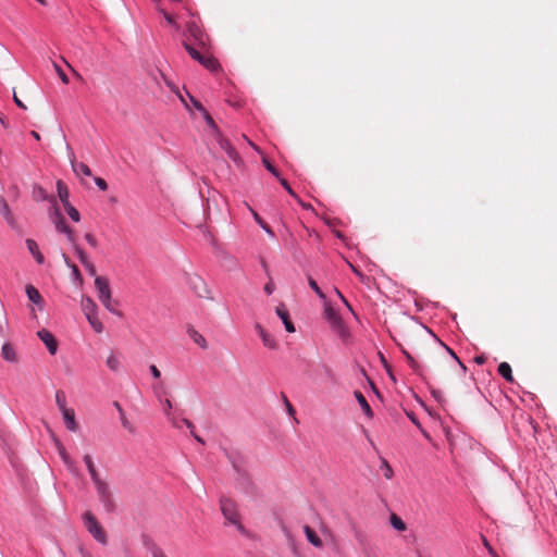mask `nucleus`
I'll use <instances>...</instances> for the list:
<instances>
[{"label": "nucleus", "instance_id": "obj_1", "mask_svg": "<svg viewBox=\"0 0 557 557\" xmlns=\"http://www.w3.org/2000/svg\"><path fill=\"white\" fill-rule=\"evenodd\" d=\"M324 319L329 322L331 330L344 342L350 337V332L343 321L341 314L324 300Z\"/></svg>", "mask_w": 557, "mask_h": 557}, {"label": "nucleus", "instance_id": "obj_2", "mask_svg": "<svg viewBox=\"0 0 557 557\" xmlns=\"http://www.w3.org/2000/svg\"><path fill=\"white\" fill-rule=\"evenodd\" d=\"M95 287L98 292V298L103 307L111 313L120 315V312L115 309V301L112 299L111 288L109 280L103 276L95 277Z\"/></svg>", "mask_w": 557, "mask_h": 557}, {"label": "nucleus", "instance_id": "obj_3", "mask_svg": "<svg viewBox=\"0 0 557 557\" xmlns=\"http://www.w3.org/2000/svg\"><path fill=\"white\" fill-rule=\"evenodd\" d=\"M220 507L222 515L227 520V522L234 525L240 534L247 535V530L240 522L235 503L228 498H221Z\"/></svg>", "mask_w": 557, "mask_h": 557}, {"label": "nucleus", "instance_id": "obj_4", "mask_svg": "<svg viewBox=\"0 0 557 557\" xmlns=\"http://www.w3.org/2000/svg\"><path fill=\"white\" fill-rule=\"evenodd\" d=\"M92 483L96 488L97 496L103 506V509L107 512H113L115 509V505L109 484L101 478L94 480Z\"/></svg>", "mask_w": 557, "mask_h": 557}, {"label": "nucleus", "instance_id": "obj_5", "mask_svg": "<svg viewBox=\"0 0 557 557\" xmlns=\"http://www.w3.org/2000/svg\"><path fill=\"white\" fill-rule=\"evenodd\" d=\"M84 525L87 531L92 535V537L100 544L107 545V534L103 528L100 525L96 517L90 512L86 511L83 515Z\"/></svg>", "mask_w": 557, "mask_h": 557}, {"label": "nucleus", "instance_id": "obj_6", "mask_svg": "<svg viewBox=\"0 0 557 557\" xmlns=\"http://www.w3.org/2000/svg\"><path fill=\"white\" fill-rule=\"evenodd\" d=\"M161 404H162V407H163V412L164 414L168 417V419L171 421V423L173 424V426L177 428V429H181L183 425H185L186 428H188L190 430V434L195 437V440L200 443V444H205L203 440L198 436L195 432H194V424L188 420V419H185V418H182V419H175L172 414H171V410H172V403L170 399L165 398V399H161L160 400Z\"/></svg>", "mask_w": 557, "mask_h": 557}, {"label": "nucleus", "instance_id": "obj_7", "mask_svg": "<svg viewBox=\"0 0 557 557\" xmlns=\"http://www.w3.org/2000/svg\"><path fill=\"white\" fill-rule=\"evenodd\" d=\"M213 138L236 166L240 168L244 165V161L237 150L232 146L230 140L223 136L221 132L214 135Z\"/></svg>", "mask_w": 557, "mask_h": 557}, {"label": "nucleus", "instance_id": "obj_8", "mask_svg": "<svg viewBox=\"0 0 557 557\" xmlns=\"http://www.w3.org/2000/svg\"><path fill=\"white\" fill-rule=\"evenodd\" d=\"M188 40H193L191 44L197 47L205 49L208 44V36L201 30V28L195 23L190 22L187 25Z\"/></svg>", "mask_w": 557, "mask_h": 557}, {"label": "nucleus", "instance_id": "obj_9", "mask_svg": "<svg viewBox=\"0 0 557 557\" xmlns=\"http://www.w3.org/2000/svg\"><path fill=\"white\" fill-rule=\"evenodd\" d=\"M66 150H67V156H69V160L71 163L72 170L75 173V175L78 177L90 176L91 171H90L89 166L84 162L76 161L74 151L69 144L66 145Z\"/></svg>", "mask_w": 557, "mask_h": 557}, {"label": "nucleus", "instance_id": "obj_10", "mask_svg": "<svg viewBox=\"0 0 557 557\" xmlns=\"http://www.w3.org/2000/svg\"><path fill=\"white\" fill-rule=\"evenodd\" d=\"M37 336L40 338V341L45 344L50 355H55L58 351V342L54 337V335L46 330L41 329L37 332Z\"/></svg>", "mask_w": 557, "mask_h": 557}, {"label": "nucleus", "instance_id": "obj_11", "mask_svg": "<svg viewBox=\"0 0 557 557\" xmlns=\"http://www.w3.org/2000/svg\"><path fill=\"white\" fill-rule=\"evenodd\" d=\"M275 312H276L277 317L282 320L286 332L294 333L295 326H294L293 322L290 321L289 312L286 309V307L283 304H281L275 308Z\"/></svg>", "mask_w": 557, "mask_h": 557}, {"label": "nucleus", "instance_id": "obj_12", "mask_svg": "<svg viewBox=\"0 0 557 557\" xmlns=\"http://www.w3.org/2000/svg\"><path fill=\"white\" fill-rule=\"evenodd\" d=\"M255 330L257 331V333L259 334V336L261 337V341L263 343V345L269 348V349H276L277 348V342L276 339L270 335L263 327L261 324L257 323L255 325Z\"/></svg>", "mask_w": 557, "mask_h": 557}, {"label": "nucleus", "instance_id": "obj_13", "mask_svg": "<svg viewBox=\"0 0 557 557\" xmlns=\"http://www.w3.org/2000/svg\"><path fill=\"white\" fill-rule=\"evenodd\" d=\"M58 450H59V455L62 459V461L64 462L66 469L74 475H77L78 474V469L75 465V462L71 459V457L69 456V454L66 453L64 446L62 444H58Z\"/></svg>", "mask_w": 557, "mask_h": 557}, {"label": "nucleus", "instance_id": "obj_14", "mask_svg": "<svg viewBox=\"0 0 557 557\" xmlns=\"http://www.w3.org/2000/svg\"><path fill=\"white\" fill-rule=\"evenodd\" d=\"M184 48L186 49L188 54L197 62H199L202 55H205V53L208 52V46L205 49H201L197 47V45L190 44L188 41L184 42Z\"/></svg>", "mask_w": 557, "mask_h": 557}, {"label": "nucleus", "instance_id": "obj_15", "mask_svg": "<svg viewBox=\"0 0 557 557\" xmlns=\"http://www.w3.org/2000/svg\"><path fill=\"white\" fill-rule=\"evenodd\" d=\"M25 244H26V247H27L28 251L30 252V255L36 260V262L38 264H44L45 263V257L40 252L37 243L34 239H32V238H27Z\"/></svg>", "mask_w": 557, "mask_h": 557}, {"label": "nucleus", "instance_id": "obj_16", "mask_svg": "<svg viewBox=\"0 0 557 557\" xmlns=\"http://www.w3.org/2000/svg\"><path fill=\"white\" fill-rule=\"evenodd\" d=\"M81 307L85 317L98 313V307L96 302L88 296L82 297Z\"/></svg>", "mask_w": 557, "mask_h": 557}, {"label": "nucleus", "instance_id": "obj_17", "mask_svg": "<svg viewBox=\"0 0 557 557\" xmlns=\"http://www.w3.org/2000/svg\"><path fill=\"white\" fill-rule=\"evenodd\" d=\"M62 416H63V420H64L66 429L71 432H76L78 430V425L75 420L74 410H72V409L64 410V412H62Z\"/></svg>", "mask_w": 557, "mask_h": 557}, {"label": "nucleus", "instance_id": "obj_18", "mask_svg": "<svg viewBox=\"0 0 557 557\" xmlns=\"http://www.w3.org/2000/svg\"><path fill=\"white\" fill-rule=\"evenodd\" d=\"M199 63L205 66L207 70H209L210 72H215L219 70L220 67V64L218 62L216 59H214L211 54H209L208 52L205 53V55H202L201 60L199 61Z\"/></svg>", "mask_w": 557, "mask_h": 557}, {"label": "nucleus", "instance_id": "obj_19", "mask_svg": "<svg viewBox=\"0 0 557 557\" xmlns=\"http://www.w3.org/2000/svg\"><path fill=\"white\" fill-rule=\"evenodd\" d=\"M54 227L58 232L64 234L70 243H74V235L72 230L66 225L65 219L62 218L59 221H55Z\"/></svg>", "mask_w": 557, "mask_h": 557}, {"label": "nucleus", "instance_id": "obj_20", "mask_svg": "<svg viewBox=\"0 0 557 557\" xmlns=\"http://www.w3.org/2000/svg\"><path fill=\"white\" fill-rule=\"evenodd\" d=\"M1 355L3 359L7 360L8 362L14 363L17 361L16 351L14 347L9 343L3 344L1 348Z\"/></svg>", "mask_w": 557, "mask_h": 557}, {"label": "nucleus", "instance_id": "obj_21", "mask_svg": "<svg viewBox=\"0 0 557 557\" xmlns=\"http://www.w3.org/2000/svg\"><path fill=\"white\" fill-rule=\"evenodd\" d=\"M25 292L29 301L42 308V298L36 287L33 285H27Z\"/></svg>", "mask_w": 557, "mask_h": 557}, {"label": "nucleus", "instance_id": "obj_22", "mask_svg": "<svg viewBox=\"0 0 557 557\" xmlns=\"http://www.w3.org/2000/svg\"><path fill=\"white\" fill-rule=\"evenodd\" d=\"M355 397L358 401V404L360 405L363 413L368 417V418H372L373 417V411L369 405V403L367 401L366 397L363 396V394L359 391H356L355 392Z\"/></svg>", "mask_w": 557, "mask_h": 557}, {"label": "nucleus", "instance_id": "obj_23", "mask_svg": "<svg viewBox=\"0 0 557 557\" xmlns=\"http://www.w3.org/2000/svg\"><path fill=\"white\" fill-rule=\"evenodd\" d=\"M3 219L5 220V222L8 223V225L16 233L18 234H22L23 233V230H22V226L20 225V223L16 221L15 216L13 215V213L11 212V210L9 209L8 211H5L3 214H2Z\"/></svg>", "mask_w": 557, "mask_h": 557}, {"label": "nucleus", "instance_id": "obj_24", "mask_svg": "<svg viewBox=\"0 0 557 557\" xmlns=\"http://www.w3.org/2000/svg\"><path fill=\"white\" fill-rule=\"evenodd\" d=\"M57 191H58V197L61 200L63 207L70 205V201H69V197H70L69 189H67L66 185L62 181H58L57 182Z\"/></svg>", "mask_w": 557, "mask_h": 557}, {"label": "nucleus", "instance_id": "obj_25", "mask_svg": "<svg viewBox=\"0 0 557 557\" xmlns=\"http://www.w3.org/2000/svg\"><path fill=\"white\" fill-rule=\"evenodd\" d=\"M404 355L406 357V360H407L409 367L413 370V372L420 376H423L424 375L423 367L409 352L404 351Z\"/></svg>", "mask_w": 557, "mask_h": 557}, {"label": "nucleus", "instance_id": "obj_26", "mask_svg": "<svg viewBox=\"0 0 557 557\" xmlns=\"http://www.w3.org/2000/svg\"><path fill=\"white\" fill-rule=\"evenodd\" d=\"M305 534L308 540V542L313 545L314 547H322V541L318 536V534L309 527H305Z\"/></svg>", "mask_w": 557, "mask_h": 557}, {"label": "nucleus", "instance_id": "obj_27", "mask_svg": "<svg viewBox=\"0 0 557 557\" xmlns=\"http://www.w3.org/2000/svg\"><path fill=\"white\" fill-rule=\"evenodd\" d=\"M83 461L86 465V468L88 470L91 481L99 479L100 475H99L98 471L96 470V467H95V463H94L91 457L89 455H85L83 457Z\"/></svg>", "mask_w": 557, "mask_h": 557}, {"label": "nucleus", "instance_id": "obj_28", "mask_svg": "<svg viewBox=\"0 0 557 557\" xmlns=\"http://www.w3.org/2000/svg\"><path fill=\"white\" fill-rule=\"evenodd\" d=\"M50 202L52 203L50 211H49V218L54 223L55 221H59L60 219L64 218L60 209L58 208L57 200L54 197L50 198Z\"/></svg>", "mask_w": 557, "mask_h": 557}, {"label": "nucleus", "instance_id": "obj_29", "mask_svg": "<svg viewBox=\"0 0 557 557\" xmlns=\"http://www.w3.org/2000/svg\"><path fill=\"white\" fill-rule=\"evenodd\" d=\"M498 373L507 381V382H512L513 381V376H512V371H511V367L509 366V363L507 362H502L499 366H498Z\"/></svg>", "mask_w": 557, "mask_h": 557}, {"label": "nucleus", "instance_id": "obj_30", "mask_svg": "<svg viewBox=\"0 0 557 557\" xmlns=\"http://www.w3.org/2000/svg\"><path fill=\"white\" fill-rule=\"evenodd\" d=\"M188 334L190 338L202 349L207 348V341L206 338L196 330L191 329L188 331Z\"/></svg>", "mask_w": 557, "mask_h": 557}, {"label": "nucleus", "instance_id": "obj_31", "mask_svg": "<svg viewBox=\"0 0 557 557\" xmlns=\"http://www.w3.org/2000/svg\"><path fill=\"white\" fill-rule=\"evenodd\" d=\"M71 245L83 265H86L88 262H90L87 253L76 244L75 239L74 243H71Z\"/></svg>", "mask_w": 557, "mask_h": 557}, {"label": "nucleus", "instance_id": "obj_32", "mask_svg": "<svg viewBox=\"0 0 557 557\" xmlns=\"http://www.w3.org/2000/svg\"><path fill=\"white\" fill-rule=\"evenodd\" d=\"M201 114H202L203 120L206 121L208 127L211 129L212 137L221 132L219 129L216 123L213 121L212 116L209 114V112L207 110L205 112H202Z\"/></svg>", "mask_w": 557, "mask_h": 557}, {"label": "nucleus", "instance_id": "obj_33", "mask_svg": "<svg viewBox=\"0 0 557 557\" xmlns=\"http://www.w3.org/2000/svg\"><path fill=\"white\" fill-rule=\"evenodd\" d=\"M146 548L151 553L152 557H165L162 549L154 544L152 541L147 540L145 541Z\"/></svg>", "mask_w": 557, "mask_h": 557}, {"label": "nucleus", "instance_id": "obj_34", "mask_svg": "<svg viewBox=\"0 0 557 557\" xmlns=\"http://www.w3.org/2000/svg\"><path fill=\"white\" fill-rule=\"evenodd\" d=\"M86 319L88 320L90 326L96 333H101L103 331V324L99 320L98 313L86 317Z\"/></svg>", "mask_w": 557, "mask_h": 557}, {"label": "nucleus", "instance_id": "obj_35", "mask_svg": "<svg viewBox=\"0 0 557 557\" xmlns=\"http://www.w3.org/2000/svg\"><path fill=\"white\" fill-rule=\"evenodd\" d=\"M55 403L61 413L64 412V410H69V408L66 407V397L64 392L58 391L55 393Z\"/></svg>", "mask_w": 557, "mask_h": 557}, {"label": "nucleus", "instance_id": "obj_36", "mask_svg": "<svg viewBox=\"0 0 557 557\" xmlns=\"http://www.w3.org/2000/svg\"><path fill=\"white\" fill-rule=\"evenodd\" d=\"M106 363L111 371H117L120 369V360L114 352L108 356Z\"/></svg>", "mask_w": 557, "mask_h": 557}, {"label": "nucleus", "instance_id": "obj_37", "mask_svg": "<svg viewBox=\"0 0 557 557\" xmlns=\"http://www.w3.org/2000/svg\"><path fill=\"white\" fill-rule=\"evenodd\" d=\"M380 469L383 471V475L385 476L386 480L393 479L394 471L386 459H384V458L382 459Z\"/></svg>", "mask_w": 557, "mask_h": 557}, {"label": "nucleus", "instance_id": "obj_38", "mask_svg": "<svg viewBox=\"0 0 557 557\" xmlns=\"http://www.w3.org/2000/svg\"><path fill=\"white\" fill-rule=\"evenodd\" d=\"M249 210L251 211L252 215H253V219L255 221L262 227V230L270 236V237H274V233L273 231L263 222V220L259 216V214L257 212H255L251 208H249Z\"/></svg>", "mask_w": 557, "mask_h": 557}, {"label": "nucleus", "instance_id": "obj_39", "mask_svg": "<svg viewBox=\"0 0 557 557\" xmlns=\"http://www.w3.org/2000/svg\"><path fill=\"white\" fill-rule=\"evenodd\" d=\"M391 524L392 527L397 531H405L406 530V523L403 521L400 517L393 513L391 516Z\"/></svg>", "mask_w": 557, "mask_h": 557}, {"label": "nucleus", "instance_id": "obj_40", "mask_svg": "<svg viewBox=\"0 0 557 557\" xmlns=\"http://www.w3.org/2000/svg\"><path fill=\"white\" fill-rule=\"evenodd\" d=\"M308 284L320 299H322L323 301L326 299L325 294L322 292L318 283L311 276H308Z\"/></svg>", "mask_w": 557, "mask_h": 557}, {"label": "nucleus", "instance_id": "obj_41", "mask_svg": "<svg viewBox=\"0 0 557 557\" xmlns=\"http://www.w3.org/2000/svg\"><path fill=\"white\" fill-rule=\"evenodd\" d=\"M33 197L37 201L48 199V195H47L46 190L39 185L34 186Z\"/></svg>", "mask_w": 557, "mask_h": 557}, {"label": "nucleus", "instance_id": "obj_42", "mask_svg": "<svg viewBox=\"0 0 557 557\" xmlns=\"http://www.w3.org/2000/svg\"><path fill=\"white\" fill-rule=\"evenodd\" d=\"M67 215L70 216V219L74 222H79L81 220V214L78 212V210L76 208H74L71 203L65 206L64 207Z\"/></svg>", "mask_w": 557, "mask_h": 557}, {"label": "nucleus", "instance_id": "obj_43", "mask_svg": "<svg viewBox=\"0 0 557 557\" xmlns=\"http://www.w3.org/2000/svg\"><path fill=\"white\" fill-rule=\"evenodd\" d=\"M152 391L156 395V397L161 400L164 395H166L165 387L163 383L159 382L152 386Z\"/></svg>", "mask_w": 557, "mask_h": 557}, {"label": "nucleus", "instance_id": "obj_44", "mask_svg": "<svg viewBox=\"0 0 557 557\" xmlns=\"http://www.w3.org/2000/svg\"><path fill=\"white\" fill-rule=\"evenodd\" d=\"M159 12L163 15V17L165 18V21L168 22L169 25L175 27L176 29L180 28L172 14L168 13L162 8H159Z\"/></svg>", "mask_w": 557, "mask_h": 557}, {"label": "nucleus", "instance_id": "obj_45", "mask_svg": "<svg viewBox=\"0 0 557 557\" xmlns=\"http://www.w3.org/2000/svg\"><path fill=\"white\" fill-rule=\"evenodd\" d=\"M262 163L263 165L265 166V169L273 175L275 176L276 178H280V172L277 171V169L267 159V158H263L262 159Z\"/></svg>", "mask_w": 557, "mask_h": 557}, {"label": "nucleus", "instance_id": "obj_46", "mask_svg": "<svg viewBox=\"0 0 557 557\" xmlns=\"http://www.w3.org/2000/svg\"><path fill=\"white\" fill-rule=\"evenodd\" d=\"M188 97H189V100L193 104V107L199 111L200 113L205 112L206 111V108L202 106V103L200 101H198L196 98H194L189 92H187Z\"/></svg>", "mask_w": 557, "mask_h": 557}, {"label": "nucleus", "instance_id": "obj_47", "mask_svg": "<svg viewBox=\"0 0 557 557\" xmlns=\"http://www.w3.org/2000/svg\"><path fill=\"white\" fill-rule=\"evenodd\" d=\"M277 180L280 181L281 185L284 187V189H285V190H286L290 196H293L295 199H298V196L295 194V191L292 189V187L289 186L288 182H287L285 178H283V177H281V176H280V178H277Z\"/></svg>", "mask_w": 557, "mask_h": 557}, {"label": "nucleus", "instance_id": "obj_48", "mask_svg": "<svg viewBox=\"0 0 557 557\" xmlns=\"http://www.w3.org/2000/svg\"><path fill=\"white\" fill-rule=\"evenodd\" d=\"M53 66L60 77V79L64 83V84H69V77L67 75L63 72V70L60 67V65H58L57 63H53Z\"/></svg>", "mask_w": 557, "mask_h": 557}, {"label": "nucleus", "instance_id": "obj_49", "mask_svg": "<svg viewBox=\"0 0 557 557\" xmlns=\"http://www.w3.org/2000/svg\"><path fill=\"white\" fill-rule=\"evenodd\" d=\"M85 239L86 242L88 243V245L92 248H97L98 247V240L97 238L90 234V233H86L85 234Z\"/></svg>", "mask_w": 557, "mask_h": 557}, {"label": "nucleus", "instance_id": "obj_50", "mask_svg": "<svg viewBox=\"0 0 557 557\" xmlns=\"http://www.w3.org/2000/svg\"><path fill=\"white\" fill-rule=\"evenodd\" d=\"M94 181H95L96 186H97L100 190L104 191V190H107V189H108V184H107V182H106L103 178H101V177H95V180H94Z\"/></svg>", "mask_w": 557, "mask_h": 557}, {"label": "nucleus", "instance_id": "obj_51", "mask_svg": "<svg viewBox=\"0 0 557 557\" xmlns=\"http://www.w3.org/2000/svg\"><path fill=\"white\" fill-rule=\"evenodd\" d=\"M429 332L438 341V343L447 350V352L449 354V356H451L455 360H458V357L457 355L455 354V351L449 348L446 344H444L443 342H441L433 333L432 331L429 330Z\"/></svg>", "mask_w": 557, "mask_h": 557}, {"label": "nucleus", "instance_id": "obj_52", "mask_svg": "<svg viewBox=\"0 0 557 557\" xmlns=\"http://www.w3.org/2000/svg\"><path fill=\"white\" fill-rule=\"evenodd\" d=\"M149 371L154 379H160L161 372L154 364L149 367Z\"/></svg>", "mask_w": 557, "mask_h": 557}, {"label": "nucleus", "instance_id": "obj_53", "mask_svg": "<svg viewBox=\"0 0 557 557\" xmlns=\"http://www.w3.org/2000/svg\"><path fill=\"white\" fill-rule=\"evenodd\" d=\"M84 268L86 269L89 275L96 276V268L91 261L84 265Z\"/></svg>", "mask_w": 557, "mask_h": 557}, {"label": "nucleus", "instance_id": "obj_54", "mask_svg": "<svg viewBox=\"0 0 557 557\" xmlns=\"http://www.w3.org/2000/svg\"><path fill=\"white\" fill-rule=\"evenodd\" d=\"M10 208L5 201V199L0 196V214L2 215L5 211H8Z\"/></svg>", "mask_w": 557, "mask_h": 557}, {"label": "nucleus", "instance_id": "obj_55", "mask_svg": "<svg viewBox=\"0 0 557 557\" xmlns=\"http://www.w3.org/2000/svg\"><path fill=\"white\" fill-rule=\"evenodd\" d=\"M72 275L74 278L78 280L81 278V272L76 264H71Z\"/></svg>", "mask_w": 557, "mask_h": 557}, {"label": "nucleus", "instance_id": "obj_56", "mask_svg": "<svg viewBox=\"0 0 557 557\" xmlns=\"http://www.w3.org/2000/svg\"><path fill=\"white\" fill-rule=\"evenodd\" d=\"M264 292H265L267 295H272L273 294V292H274V284L271 281L265 284Z\"/></svg>", "mask_w": 557, "mask_h": 557}, {"label": "nucleus", "instance_id": "obj_57", "mask_svg": "<svg viewBox=\"0 0 557 557\" xmlns=\"http://www.w3.org/2000/svg\"><path fill=\"white\" fill-rule=\"evenodd\" d=\"M347 263H348L349 268L351 269V271H352L357 276H359L361 281H363L364 275H363V274H362V273H361V272H360V271H359L355 265H352L350 262H347Z\"/></svg>", "mask_w": 557, "mask_h": 557}, {"label": "nucleus", "instance_id": "obj_58", "mask_svg": "<svg viewBox=\"0 0 557 557\" xmlns=\"http://www.w3.org/2000/svg\"><path fill=\"white\" fill-rule=\"evenodd\" d=\"M335 293L337 294V296L339 297V299L344 302V305H345L349 310H351V307H350L349 302L346 300V298L343 296V294H342L337 288H335Z\"/></svg>", "mask_w": 557, "mask_h": 557}, {"label": "nucleus", "instance_id": "obj_59", "mask_svg": "<svg viewBox=\"0 0 557 557\" xmlns=\"http://www.w3.org/2000/svg\"><path fill=\"white\" fill-rule=\"evenodd\" d=\"M284 397V401H285V405H286V408L288 410V413L289 414H294L295 413V410L292 406V404L288 401V399L286 398V396H283Z\"/></svg>", "mask_w": 557, "mask_h": 557}, {"label": "nucleus", "instance_id": "obj_60", "mask_svg": "<svg viewBox=\"0 0 557 557\" xmlns=\"http://www.w3.org/2000/svg\"><path fill=\"white\" fill-rule=\"evenodd\" d=\"M122 424L124 428L128 429L131 432H133V428L131 426L129 422L124 418V416L121 417Z\"/></svg>", "mask_w": 557, "mask_h": 557}, {"label": "nucleus", "instance_id": "obj_61", "mask_svg": "<svg viewBox=\"0 0 557 557\" xmlns=\"http://www.w3.org/2000/svg\"><path fill=\"white\" fill-rule=\"evenodd\" d=\"M13 100L17 107H20L21 109H26V106L16 97L15 94H14Z\"/></svg>", "mask_w": 557, "mask_h": 557}, {"label": "nucleus", "instance_id": "obj_62", "mask_svg": "<svg viewBox=\"0 0 557 557\" xmlns=\"http://www.w3.org/2000/svg\"><path fill=\"white\" fill-rule=\"evenodd\" d=\"M79 552H81L82 557H91L90 553H89V552H87V550H86V549H84V548H81V550H79Z\"/></svg>", "mask_w": 557, "mask_h": 557}, {"label": "nucleus", "instance_id": "obj_63", "mask_svg": "<svg viewBox=\"0 0 557 557\" xmlns=\"http://www.w3.org/2000/svg\"><path fill=\"white\" fill-rule=\"evenodd\" d=\"M484 361H485V358L483 356L475 357L476 363L482 364V363H484Z\"/></svg>", "mask_w": 557, "mask_h": 557}, {"label": "nucleus", "instance_id": "obj_64", "mask_svg": "<svg viewBox=\"0 0 557 557\" xmlns=\"http://www.w3.org/2000/svg\"><path fill=\"white\" fill-rule=\"evenodd\" d=\"M431 393H432V395H433V397H434L435 399H437V400L440 399L441 392L435 391V389H432V391H431Z\"/></svg>", "mask_w": 557, "mask_h": 557}]
</instances>
